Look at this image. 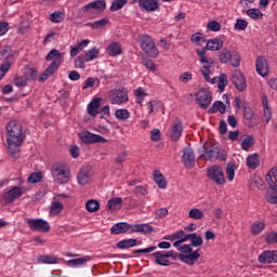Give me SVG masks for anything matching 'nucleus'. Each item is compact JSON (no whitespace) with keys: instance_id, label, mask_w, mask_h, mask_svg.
Segmentation results:
<instances>
[{"instance_id":"64","label":"nucleus","mask_w":277,"mask_h":277,"mask_svg":"<svg viewBox=\"0 0 277 277\" xmlns=\"http://www.w3.org/2000/svg\"><path fill=\"white\" fill-rule=\"evenodd\" d=\"M151 142H159L161 140V131L159 129H153L150 131Z\"/></svg>"},{"instance_id":"23","label":"nucleus","mask_w":277,"mask_h":277,"mask_svg":"<svg viewBox=\"0 0 277 277\" xmlns=\"http://www.w3.org/2000/svg\"><path fill=\"white\" fill-rule=\"evenodd\" d=\"M258 261L262 264L277 263V250L262 252Z\"/></svg>"},{"instance_id":"24","label":"nucleus","mask_w":277,"mask_h":277,"mask_svg":"<svg viewBox=\"0 0 277 277\" xmlns=\"http://www.w3.org/2000/svg\"><path fill=\"white\" fill-rule=\"evenodd\" d=\"M224 47V42L221 39H210L208 40L205 48L199 49V51H203V54H207V51H220Z\"/></svg>"},{"instance_id":"15","label":"nucleus","mask_w":277,"mask_h":277,"mask_svg":"<svg viewBox=\"0 0 277 277\" xmlns=\"http://www.w3.org/2000/svg\"><path fill=\"white\" fill-rule=\"evenodd\" d=\"M235 106L237 107V109H242L245 120H252V118H254V111H252V108L250 107V104L248 102L241 101V98L236 97Z\"/></svg>"},{"instance_id":"54","label":"nucleus","mask_w":277,"mask_h":277,"mask_svg":"<svg viewBox=\"0 0 277 277\" xmlns=\"http://www.w3.org/2000/svg\"><path fill=\"white\" fill-rule=\"evenodd\" d=\"M128 3V0H115L110 5V12H118V10H122L124 4Z\"/></svg>"},{"instance_id":"7","label":"nucleus","mask_w":277,"mask_h":277,"mask_svg":"<svg viewBox=\"0 0 277 277\" xmlns=\"http://www.w3.org/2000/svg\"><path fill=\"white\" fill-rule=\"evenodd\" d=\"M51 174L53 176L54 183H58V185H66V183L70 181V170H67L57 164L52 167Z\"/></svg>"},{"instance_id":"40","label":"nucleus","mask_w":277,"mask_h":277,"mask_svg":"<svg viewBox=\"0 0 277 277\" xmlns=\"http://www.w3.org/2000/svg\"><path fill=\"white\" fill-rule=\"evenodd\" d=\"M64 211V205L60 201H53L50 207V215H57Z\"/></svg>"},{"instance_id":"46","label":"nucleus","mask_w":277,"mask_h":277,"mask_svg":"<svg viewBox=\"0 0 277 277\" xmlns=\"http://www.w3.org/2000/svg\"><path fill=\"white\" fill-rule=\"evenodd\" d=\"M235 170H237V164H235V162L227 163L226 175H227L228 181L235 180Z\"/></svg>"},{"instance_id":"56","label":"nucleus","mask_w":277,"mask_h":277,"mask_svg":"<svg viewBox=\"0 0 277 277\" xmlns=\"http://www.w3.org/2000/svg\"><path fill=\"white\" fill-rule=\"evenodd\" d=\"M40 261H41V263L54 265L55 263H58L60 260L57 259V256L42 255V256H40Z\"/></svg>"},{"instance_id":"61","label":"nucleus","mask_w":277,"mask_h":277,"mask_svg":"<svg viewBox=\"0 0 277 277\" xmlns=\"http://www.w3.org/2000/svg\"><path fill=\"white\" fill-rule=\"evenodd\" d=\"M248 28V22L246 19H237L236 24H235V29H238L240 31H246V29Z\"/></svg>"},{"instance_id":"5","label":"nucleus","mask_w":277,"mask_h":277,"mask_svg":"<svg viewBox=\"0 0 277 277\" xmlns=\"http://www.w3.org/2000/svg\"><path fill=\"white\" fill-rule=\"evenodd\" d=\"M196 53L199 56L200 64H203L200 69L201 75L208 83H215V79L211 80V77H209V75H211L212 66H215V62L213 58H209L207 54H205V50L197 49Z\"/></svg>"},{"instance_id":"63","label":"nucleus","mask_w":277,"mask_h":277,"mask_svg":"<svg viewBox=\"0 0 277 277\" xmlns=\"http://www.w3.org/2000/svg\"><path fill=\"white\" fill-rule=\"evenodd\" d=\"M85 56L84 55H79L75 60V67L76 68H85Z\"/></svg>"},{"instance_id":"21","label":"nucleus","mask_w":277,"mask_h":277,"mask_svg":"<svg viewBox=\"0 0 277 277\" xmlns=\"http://www.w3.org/2000/svg\"><path fill=\"white\" fill-rule=\"evenodd\" d=\"M105 8H107L105 0H95L82 6V12H92V10H96L98 13H101L105 12Z\"/></svg>"},{"instance_id":"49","label":"nucleus","mask_w":277,"mask_h":277,"mask_svg":"<svg viewBox=\"0 0 277 277\" xmlns=\"http://www.w3.org/2000/svg\"><path fill=\"white\" fill-rule=\"evenodd\" d=\"M251 187H256L258 189H265V181L261 176L254 175L251 180Z\"/></svg>"},{"instance_id":"2","label":"nucleus","mask_w":277,"mask_h":277,"mask_svg":"<svg viewBox=\"0 0 277 277\" xmlns=\"http://www.w3.org/2000/svg\"><path fill=\"white\" fill-rule=\"evenodd\" d=\"M45 62H52L50 66L42 72L39 77V81L44 83L49 77H53V75L60 70V66L64 62V53H61L60 50L52 49L48 55L45 56Z\"/></svg>"},{"instance_id":"27","label":"nucleus","mask_w":277,"mask_h":277,"mask_svg":"<svg viewBox=\"0 0 277 277\" xmlns=\"http://www.w3.org/2000/svg\"><path fill=\"white\" fill-rule=\"evenodd\" d=\"M0 60H5L3 64H8L11 62V66H14V54L12 53V47L4 45L2 50H0Z\"/></svg>"},{"instance_id":"32","label":"nucleus","mask_w":277,"mask_h":277,"mask_svg":"<svg viewBox=\"0 0 277 277\" xmlns=\"http://www.w3.org/2000/svg\"><path fill=\"white\" fill-rule=\"evenodd\" d=\"M89 44H90V40L84 39L77 45L71 47L70 49L71 57H77V55H79V53H81V51H83V49H85V47H88Z\"/></svg>"},{"instance_id":"48","label":"nucleus","mask_w":277,"mask_h":277,"mask_svg":"<svg viewBox=\"0 0 277 277\" xmlns=\"http://www.w3.org/2000/svg\"><path fill=\"white\" fill-rule=\"evenodd\" d=\"M247 15H249L250 18H253V21H261V18H263V12L259 9L247 10Z\"/></svg>"},{"instance_id":"11","label":"nucleus","mask_w":277,"mask_h":277,"mask_svg":"<svg viewBox=\"0 0 277 277\" xmlns=\"http://www.w3.org/2000/svg\"><path fill=\"white\" fill-rule=\"evenodd\" d=\"M196 101L201 109H209L213 97L211 96V92H209V90L201 89L196 93Z\"/></svg>"},{"instance_id":"13","label":"nucleus","mask_w":277,"mask_h":277,"mask_svg":"<svg viewBox=\"0 0 277 277\" xmlns=\"http://www.w3.org/2000/svg\"><path fill=\"white\" fill-rule=\"evenodd\" d=\"M108 101L113 105H122V103L129 101V95L122 90H113L109 93Z\"/></svg>"},{"instance_id":"42","label":"nucleus","mask_w":277,"mask_h":277,"mask_svg":"<svg viewBox=\"0 0 277 277\" xmlns=\"http://www.w3.org/2000/svg\"><path fill=\"white\" fill-rule=\"evenodd\" d=\"M98 85H101V80L98 78H88L83 85H82V90H88V88H98Z\"/></svg>"},{"instance_id":"37","label":"nucleus","mask_w":277,"mask_h":277,"mask_svg":"<svg viewBox=\"0 0 277 277\" xmlns=\"http://www.w3.org/2000/svg\"><path fill=\"white\" fill-rule=\"evenodd\" d=\"M24 77L27 81H36V79H38V69L26 67L24 71Z\"/></svg>"},{"instance_id":"28","label":"nucleus","mask_w":277,"mask_h":277,"mask_svg":"<svg viewBox=\"0 0 277 277\" xmlns=\"http://www.w3.org/2000/svg\"><path fill=\"white\" fill-rule=\"evenodd\" d=\"M266 182L268 183L271 189L277 192V167L272 168L266 174Z\"/></svg>"},{"instance_id":"39","label":"nucleus","mask_w":277,"mask_h":277,"mask_svg":"<svg viewBox=\"0 0 277 277\" xmlns=\"http://www.w3.org/2000/svg\"><path fill=\"white\" fill-rule=\"evenodd\" d=\"M263 230H265V223L260 222V221L254 222L250 229L251 235H254V236L261 235V233H263Z\"/></svg>"},{"instance_id":"36","label":"nucleus","mask_w":277,"mask_h":277,"mask_svg":"<svg viewBox=\"0 0 277 277\" xmlns=\"http://www.w3.org/2000/svg\"><path fill=\"white\" fill-rule=\"evenodd\" d=\"M154 179L160 189H166L168 187V182L161 172L155 171Z\"/></svg>"},{"instance_id":"50","label":"nucleus","mask_w":277,"mask_h":277,"mask_svg":"<svg viewBox=\"0 0 277 277\" xmlns=\"http://www.w3.org/2000/svg\"><path fill=\"white\" fill-rule=\"evenodd\" d=\"M254 146V136L248 135L241 143L242 150H250Z\"/></svg>"},{"instance_id":"26","label":"nucleus","mask_w":277,"mask_h":277,"mask_svg":"<svg viewBox=\"0 0 277 277\" xmlns=\"http://www.w3.org/2000/svg\"><path fill=\"white\" fill-rule=\"evenodd\" d=\"M102 101H103V98L95 97L90 102V104L87 107V111H88L89 116H92V118H96V116H98V114H100L98 109H101Z\"/></svg>"},{"instance_id":"57","label":"nucleus","mask_w":277,"mask_h":277,"mask_svg":"<svg viewBox=\"0 0 277 277\" xmlns=\"http://www.w3.org/2000/svg\"><path fill=\"white\" fill-rule=\"evenodd\" d=\"M13 83L16 88H27V78L17 76L13 79Z\"/></svg>"},{"instance_id":"34","label":"nucleus","mask_w":277,"mask_h":277,"mask_svg":"<svg viewBox=\"0 0 277 277\" xmlns=\"http://www.w3.org/2000/svg\"><path fill=\"white\" fill-rule=\"evenodd\" d=\"M226 114V105H224V102L216 101L213 103L212 107L208 110V114Z\"/></svg>"},{"instance_id":"51","label":"nucleus","mask_w":277,"mask_h":277,"mask_svg":"<svg viewBox=\"0 0 277 277\" xmlns=\"http://www.w3.org/2000/svg\"><path fill=\"white\" fill-rule=\"evenodd\" d=\"M227 85H228V76H226V74H221L217 82L219 92H224V88Z\"/></svg>"},{"instance_id":"8","label":"nucleus","mask_w":277,"mask_h":277,"mask_svg":"<svg viewBox=\"0 0 277 277\" xmlns=\"http://www.w3.org/2000/svg\"><path fill=\"white\" fill-rule=\"evenodd\" d=\"M26 224L30 230L37 233H49L51 225L42 219H27Z\"/></svg>"},{"instance_id":"44","label":"nucleus","mask_w":277,"mask_h":277,"mask_svg":"<svg viewBox=\"0 0 277 277\" xmlns=\"http://www.w3.org/2000/svg\"><path fill=\"white\" fill-rule=\"evenodd\" d=\"M232 53L233 52L230 50L223 49L219 54L220 63L228 64V62H230Z\"/></svg>"},{"instance_id":"30","label":"nucleus","mask_w":277,"mask_h":277,"mask_svg":"<svg viewBox=\"0 0 277 277\" xmlns=\"http://www.w3.org/2000/svg\"><path fill=\"white\" fill-rule=\"evenodd\" d=\"M107 53L110 57H118V55H122V47L119 42L110 43L107 48Z\"/></svg>"},{"instance_id":"20","label":"nucleus","mask_w":277,"mask_h":277,"mask_svg":"<svg viewBox=\"0 0 277 277\" xmlns=\"http://www.w3.org/2000/svg\"><path fill=\"white\" fill-rule=\"evenodd\" d=\"M220 147L216 145L208 144L205 146L206 159L208 161H217L220 159Z\"/></svg>"},{"instance_id":"19","label":"nucleus","mask_w":277,"mask_h":277,"mask_svg":"<svg viewBox=\"0 0 277 277\" xmlns=\"http://www.w3.org/2000/svg\"><path fill=\"white\" fill-rule=\"evenodd\" d=\"M181 135H183V121H181L180 118H176L171 127V140L173 142H179Z\"/></svg>"},{"instance_id":"52","label":"nucleus","mask_w":277,"mask_h":277,"mask_svg":"<svg viewBox=\"0 0 277 277\" xmlns=\"http://www.w3.org/2000/svg\"><path fill=\"white\" fill-rule=\"evenodd\" d=\"M188 217H190L192 220H202V217H205V212H202L198 208H194L189 211Z\"/></svg>"},{"instance_id":"31","label":"nucleus","mask_w":277,"mask_h":277,"mask_svg":"<svg viewBox=\"0 0 277 277\" xmlns=\"http://www.w3.org/2000/svg\"><path fill=\"white\" fill-rule=\"evenodd\" d=\"M262 107L264 109V117L266 124L272 120V108H269V104L267 101V96L265 94L262 95Z\"/></svg>"},{"instance_id":"18","label":"nucleus","mask_w":277,"mask_h":277,"mask_svg":"<svg viewBox=\"0 0 277 277\" xmlns=\"http://www.w3.org/2000/svg\"><path fill=\"white\" fill-rule=\"evenodd\" d=\"M145 12H157L159 2L157 0H130V3H137Z\"/></svg>"},{"instance_id":"14","label":"nucleus","mask_w":277,"mask_h":277,"mask_svg":"<svg viewBox=\"0 0 277 277\" xmlns=\"http://www.w3.org/2000/svg\"><path fill=\"white\" fill-rule=\"evenodd\" d=\"M21 196H23V189H21L19 186H13L2 195V199L6 205H12V202L17 200V198H21Z\"/></svg>"},{"instance_id":"62","label":"nucleus","mask_w":277,"mask_h":277,"mask_svg":"<svg viewBox=\"0 0 277 277\" xmlns=\"http://www.w3.org/2000/svg\"><path fill=\"white\" fill-rule=\"evenodd\" d=\"M207 29H210V31H220V29H222V24H220L217 21H212L208 23Z\"/></svg>"},{"instance_id":"43","label":"nucleus","mask_w":277,"mask_h":277,"mask_svg":"<svg viewBox=\"0 0 277 277\" xmlns=\"http://www.w3.org/2000/svg\"><path fill=\"white\" fill-rule=\"evenodd\" d=\"M85 209H87V211H89V213H96V211H98V209H101V203H98V201H96L94 199H91V200L87 201Z\"/></svg>"},{"instance_id":"58","label":"nucleus","mask_w":277,"mask_h":277,"mask_svg":"<svg viewBox=\"0 0 277 277\" xmlns=\"http://www.w3.org/2000/svg\"><path fill=\"white\" fill-rule=\"evenodd\" d=\"M42 181V172H35L28 176V183L36 184Z\"/></svg>"},{"instance_id":"9","label":"nucleus","mask_w":277,"mask_h":277,"mask_svg":"<svg viewBox=\"0 0 277 277\" xmlns=\"http://www.w3.org/2000/svg\"><path fill=\"white\" fill-rule=\"evenodd\" d=\"M207 174L216 185H224L226 177L224 176V169L220 166H212L207 169Z\"/></svg>"},{"instance_id":"60","label":"nucleus","mask_w":277,"mask_h":277,"mask_svg":"<svg viewBox=\"0 0 277 277\" xmlns=\"http://www.w3.org/2000/svg\"><path fill=\"white\" fill-rule=\"evenodd\" d=\"M265 242L268 243V246L277 243V232L266 234Z\"/></svg>"},{"instance_id":"3","label":"nucleus","mask_w":277,"mask_h":277,"mask_svg":"<svg viewBox=\"0 0 277 277\" xmlns=\"http://www.w3.org/2000/svg\"><path fill=\"white\" fill-rule=\"evenodd\" d=\"M130 230V233H141L142 235H150L153 230H155L154 226H150L149 224H134L131 225L127 222L116 223L110 228V235H124Z\"/></svg>"},{"instance_id":"10","label":"nucleus","mask_w":277,"mask_h":277,"mask_svg":"<svg viewBox=\"0 0 277 277\" xmlns=\"http://www.w3.org/2000/svg\"><path fill=\"white\" fill-rule=\"evenodd\" d=\"M79 138L83 144H105L107 143V138L102 135L94 134L89 131H83L78 134Z\"/></svg>"},{"instance_id":"29","label":"nucleus","mask_w":277,"mask_h":277,"mask_svg":"<svg viewBox=\"0 0 277 277\" xmlns=\"http://www.w3.org/2000/svg\"><path fill=\"white\" fill-rule=\"evenodd\" d=\"M106 209H108V211H120L122 209V198L115 197L108 200Z\"/></svg>"},{"instance_id":"16","label":"nucleus","mask_w":277,"mask_h":277,"mask_svg":"<svg viewBox=\"0 0 277 277\" xmlns=\"http://www.w3.org/2000/svg\"><path fill=\"white\" fill-rule=\"evenodd\" d=\"M232 82L234 83L238 92H246V88H248V83L246 82V76H243L241 71H235L232 75Z\"/></svg>"},{"instance_id":"55","label":"nucleus","mask_w":277,"mask_h":277,"mask_svg":"<svg viewBox=\"0 0 277 277\" xmlns=\"http://www.w3.org/2000/svg\"><path fill=\"white\" fill-rule=\"evenodd\" d=\"M115 116L118 120H129V118H131V113L123 108L116 110Z\"/></svg>"},{"instance_id":"41","label":"nucleus","mask_w":277,"mask_h":277,"mask_svg":"<svg viewBox=\"0 0 277 277\" xmlns=\"http://www.w3.org/2000/svg\"><path fill=\"white\" fill-rule=\"evenodd\" d=\"M109 23L107 17H104L100 21L89 22L87 23V27H92V29H101V27H105Z\"/></svg>"},{"instance_id":"45","label":"nucleus","mask_w":277,"mask_h":277,"mask_svg":"<svg viewBox=\"0 0 277 277\" xmlns=\"http://www.w3.org/2000/svg\"><path fill=\"white\" fill-rule=\"evenodd\" d=\"M229 60L234 68H239V66H241V55L239 54V52L233 51Z\"/></svg>"},{"instance_id":"38","label":"nucleus","mask_w":277,"mask_h":277,"mask_svg":"<svg viewBox=\"0 0 277 277\" xmlns=\"http://www.w3.org/2000/svg\"><path fill=\"white\" fill-rule=\"evenodd\" d=\"M88 261H90V256L85 255L83 258L67 261V265L69 267H79V265H85Z\"/></svg>"},{"instance_id":"25","label":"nucleus","mask_w":277,"mask_h":277,"mask_svg":"<svg viewBox=\"0 0 277 277\" xmlns=\"http://www.w3.org/2000/svg\"><path fill=\"white\" fill-rule=\"evenodd\" d=\"M92 176V171L90 170V167H83L78 175H77V181L79 183V185H88V183H90V179Z\"/></svg>"},{"instance_id":"12","label":"nucleus","mask_w":277,"mask_h":277,"mask_svg":"<svg viewBox=\"0 0 277 277\" xmlns=\"http://www.w3.org/2000/svg\"><path fill=\"white\" fill-rule=\"evenodd\" d=\"M182 163L185 166L186 170H194V168H196V155L194 154V149L184 147Z\"/></svg>"},{"instance_id":"6","label":"nucleus","mask_w":277,"mask_h":277,"mask_svg":"<svg viewBox=\"0 0 277 277\" xmlns=\"http://www.w3.org/2000/svg\"><path fill=\"white\" fill-rule=\"evenodd\" d=\"M138 43L142 51H144L148 57H159V49H157V45L150 36L138 35Z\"/></svg>"},{"instance_id":"47","label":"nucleus","mask_w":277,"mask_h":277,"mask_svg":"<svg viewBox=\"0 0 277 277\" xmlns=\"http://www.w3.org/2000/svg\"><path fill=\"white\" fill-rule=\"evenodd\" d=\"M66 18V14L62 11H56L50 15L51 23H62Z\"/></svg>"},{"instance_id":"17","label":"nucleus","mask_w":277,"mask_h":277,"mask_svg":"<svg viewBox=\"0 0 277 277\" xmlns=\"http://www.w3.org/2000/svg\"><path fill=\"white\" fill-rule=\"evenodd\" d=\"M255 68L260 77H267V75H269V64H267V58L264 56L256 57Z\"/></svg>"},{"instance_id":"22","label":"nucleus","mask_w":277,"mask_h":277,"mask_svg":"<svg viewBox=\"0 0 277 277\" xmlns=\"http://www.w3.org/2000/svg\"><path fill=\"white\" fill-rule=\"evenodd\" d=\"M154 256L156 265H160L161 267H170L172 265V262L168 260V255L166 254V251H157L151 254Z\"/></svg>"},{"instance_id":"4","label":"nucleus","mask_w":277,"mask_h":277,"mask_svg":"<svg viewBox=\"0 0 277 277\" xmlns=\"http://www.w3.org/2000/svg\"><path fill=\"white\" fill-rule=\"evenodd\" d=\"M179 260L186 265L194 266L196 261L200 259V249L193 251L192 245H183L179 247Z\"/></svg>"},{"instance_id":"1","label":"nucleus","mask_w":277,"mask_h":277,"mask_svg":"<svg viewBox=\"0 0 277 277\" xmlns=\"http://www.w3.org/2000/svg\"><path fill=\"white\" fill-rule=\"evenodd\" d=\"M5 130L9 136L6 138L8 150L13 159H19L21 146L27 137L23 132V124L18 120H12L6 124Z\"/></svg>"},{"instance_id":"59","label":"nucleus","mask_w":277,"mask_h":277,"mask_svg":"<svg viewBox=\"0 0 277 277\" xmlns=\"http://www.w3.org/2000/svg\"><path fill=\"white\" fill-rule=\"evenodd\" d=\"M12 68V62L10 63H2L0 65V81L5 77V74Z\"/></svg>"},{"instance_id":"35","label":"nucleus","mask_w":277,"mask_h":277,"mask_svg":"<svg viewBox=\"0 0 277 277\" xmlns=\"http://www.w3.org/2000/svg\"><path fill=\"white\" fill-rule=\"evenodd\" d=\"M247 166L250 170H256L259 166H261V160L259 159V154H253L247 157Z\"/></svg>"},{"instance_id":"53","label":"nucleus","mask_w":277,"mask_h":277,"mask_svg":"<svg viewBox=\"0 0 277 277\" xmlns=\"http://www.w3.org/2000/svg\"><path fill=\"white\" fill-rule=\"evenodd\" d=\"M98 53L100 50L96 49V48H93L91 50H89L85 54H84V57H85V62H92V60H96V57H98Z\"/></svg>"},{"instance_id":"33","label":"nucleus","mask_w":277,"mask_h":277,"mask_svg":"<svg viewBox=\"0 0 277 277\" xmlns=\"http://www.w3.org/2000/svg\"><path fill=\"white\" fill-rule=\"evenodd\" d=\"M135 246H137V239H124L121 240L117 243V248H119V250H127L129 248H135Z\"/></svg>"}]
</instances>
